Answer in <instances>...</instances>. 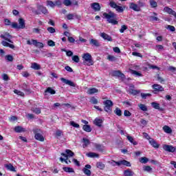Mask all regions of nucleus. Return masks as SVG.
I'll return each mask as SVG.
<instances>
[{"label":"nucleus","instance_id":"obj_30","mask_svg":"<svg viewBox=\"0 0 176 176\" xmlns=\"http://www.w3.org/2000/svg\"><path fill=\"white\" fill-rule=\"evenodd\" d=\"M82 130H84V131H86L87 133H90L91 132V127L90 126V125L85 124L82 126Z\"/></svg>","mask_w":176,"mask_h":176},{"label":"nucleus","instance_id":"obj_39","mask_svg":"<svg viewBox=\"0 0 176 176\" xmlns=\"http://www.w3.org/2000/svg\"><path fill=\"white\" fill-rule=\"evenodd\" d=\"M96 167L97 168H100V170H104V168H105V164L102 162H97Z\"/></svg>","mask_w":176,"mask_h":176},{"label":"nucleus","instance_id":"obj_46","mask_svg":"<svg viewBox=\"0 0 176 176\" xmlns=\"http://www.w3.org/2000/svg\"><path fill=\"white\" fill-rule=\"evenodd\" d=\"M32 112H34V113H36V115H39L41 112V108H38V107L33 108Z\"/></svg>","mask_w":176,"mask_h":176},{"label":"nucleus","instance_id":"obj_47","mask_svg":"<svg viewBox=\"0 0 176 176\" xmlns=\"http://www.w3.org/2000/svg\"><path fill=\"white\" fill-rule=\"evenodd\" d=\"M41 31H42V30L39 28H34L32 29L33 34H41Z\"/></svg>","mask_w":176,"mask_h":176},{"label":"nucleus","instance_id":"obj_23","mask_svg":"<svg viewBox=\"0 0 176 176\" xmlns=\"http://www.w3.org/2000/svg\"><path fill=\"white\" fill-rule=\"evenodd\" d=\"M135 173L134 171L131 170V169L128 168L124 170V176H134Z\"/></svg>","mask_w":176,"mask_h":176},{"label":"nucleus","instance_id":"obj_41","mask_svg":"<svg viewBox=\"0 0 176 176\" xmlns=\"http://www.w3.org/2000/svg\"><path fill=\"white\" fill-rule=\"evenodd\" d=\"M45 93H50V94H56V91L52 87H48L45 89Z\"/></svg>","mask_w":176,"mask_h":176},{"label":"nucleus","instance_id":"obj_3","mask_svg":"<svg viewBox=\"0 0 176 176\" xmlns=\"http://www.w3.org/2000/svg\"><path fill=\"white\" fill-rule=\"evenodd\" d=\"M82 63L84 65L90 67L91 65H94V60H93V56L90 53L87 52L82 54Z\"/></svg>","mask_w":176,"mask_h":176},{"label":"nucleus","instance_id":"obj_13","mask_svg":"<svg viewBox=\"0 0 176 176\" xmlns=\"http://www.w3.org/2000/svg\"><path fill=\"white\" fill-rule=\"evenodd\" d=\"M91 8L94 12H100L101 10V6L97 2L91 3Z\"/></svg>","mask_w":176,"mask_h":176},{"label":"nucleus","instance_id":"obj_1","mask_svg":"<svg viewBox=\"0 0 176 176\" xmlns=\"http://www.w3.org/2000/svg\"><path fill=\"white\" fill-rule=\"evenodd\" d=\"M104 19H107V23L109 24H111V25H118L119 24V21H118V14L112 11H109L108 13H103Z\"/></svg>","mask_w":176,"mask_h":176},{"label":"nucleus","instance_id":"obj_37","mask_svg":"<svg viewBox=\"0 0 176 176\" xmlns=\"http://www.w3.org/2000/svg\"><path fill=\"white\" fill-rule=\"evenodd\" d=\"M143 170L146 173H152L153 169L152 167H151L150 166H144Z\"/></svg>","mask_w":176,"mask_h":176},{"label":"nucleus","instance_id":"obj_9","mask_svg":"<svg viewBox=\"0 0 176 176\" xmlns=\"http://www.w3.org/2000/svg\"><path fill=\"white\" fill-rule=\"evenodd\" d=\"M162 148L164 151H166V152H170L171 153H174V152H175V147L172 145L164 144Z\"/></svg>","mask_w":176,"mask_h":176},{"label":"nucleus","instance_id":"obj_33","mask_svg":"<svg viewBox=\"0 0 176 176\" xmlns=\"http://www.w3.org/2000/svg\"><path fill=\"white\" fill-rule=\"evenodd\" d=\"M127 140L131 142V144H133V145H138V143L135 141H134V138L130 135L127 136Z\"/></svg>","mask_w":176,"mask_h":176},{"label":"nucleus","instance_id":"obj_52","mask_svg":"<svg viewBox=\"0 0 176 176\" xmlns=\"http://www.w3.org/2000/svg\"><path fill=\"white\" fill-rule=\"evenodd\" d=\"M109 6H110L111 8H113V9H116V8H118V4H116V3H115V1H110V3H109Z\"/></svg>","mask_w":176,"mask_h":176},{"label":"nucleus","instance_id":"obj_62","mask_svg":"<svg viewBox=\"0 0 176 176\" xmlns=\"http://www.w3.org/2000/svg\"><path fill=\"white\" fill-rule=\"evenodd\" d=\"M148 67L149 69H159V67L156 65L148 64Z\"/></svg>","mask_w":176,"mask_h":176},{"label":"nucleus","instance_id":"obj_26","mask_svg":"<svg viewBox=\"0 0 176 176\" xmlns=\"http://www.w3.org/2000/svg\"><path fill=\"white\" fill-rule=\"evenodd\" d=\"M5 167L6 168H7V170H9V171H12V172L16 171V168H14V166H13V164H6Z\"/></svg>","mask_w":176,"mask_h":176},{"label":"nucleus","instance_id":"obj_4","mask_svg":"<svg viewBox=\"0 0 176 176\" xmlns=\"http://www.w3.org/2000/svg\"><path fill=\"white\" fill-rule=\"evenodd\" d=\"M145 3L142 0H139L138 4L135 3H129V9H131L134 12H141V8H144Z\"/></svg>","mask_w":176,"mask_h":176},{"label":"nucleus","instance_id":"obj_58","mask_svg":"<svg viewBox=\"0 0 176 176\" xmlns=\"http://www.w3.org/2000/svg\"><path fill=\"white\" fill-rule=\"evenodd\" d=\"M150 21H159V18L157 16H148Z\"/></svg>","mask_w":176,"mask_h":176},{"label":"nucleus","instance_id":"obj_31","mask_svg":"<svg viewBox=\"0 0 176 176\" xmlns=\"http://www.w3.org/2000/svg\"><path fill=\"white\" fill-rule=\"evenodd\" d=\"M88 157H100V155L96 153L89 152L87 153Z\"/></svg>","mask_w":176,"mask_h":176},{"label":"nucleus","instance_id":"obj_36","mask_svg":"<svg viewBox=\"0 0 176 176\" xmlns=\"http://www.w3.org/2000/svg\"><path fill=\"white\" fill-rule=\"evenodd\" d=\"M129 72L131 74H132V75H135L136 76H142V74L132 69H129Z\"/></svg>","mask_w":176,"mask_h":176},{"label":"nucleus","instance_id":"obj_53","mask_svg":"<svg viewBox=\"0 0 176 176\" xmlns=\"http://www.w3.org/2000/svg\"><path fill=\"white\" fill-rule=\"evenodd\" d=\"M47 5L48 6H50V8H54V6H56V4L54 3V2L50 0L47 1Z\"/></svg>","mask_w":176,"mask_h":176},{"label":"nucleus","instance_id":"obj_17","mask_svg":"<svg viewBox=\"0 0 176 176\" xmlns=\"http://www.w3.org/2000/svg\"><path fill=\"white\" fill-rule=\"evenodd\" d=\"M153 89H154V91H164V88L160 85L158 84H154L152 86Z\"/></svg>","mask_w":176,"mask_h":176},{"label":"nucleus","instance_id":"obj_42","mask_svg":"<svg viewBox=\"0 0 176 176\" xmlns=\"http://www.w3.org/2000/svg\"><path fill=\"white\" fill-rule=\"evenodd\" d=\"M95 93H98V89L96 88H90L88 90V94H94Z\"/></svg>","mask_w":176,"mask_h":176},{"label":"nucleus","instance_id":"obj_63","mask_svg":"<svg viewBox=\"0 0 176 176\" xmlns=\"http://www.w3.org/2000/svg\"><path fill=\"white\" fill-rule=\"evenodd\" d=\"M74 17H75V15L74 14H68L67 15V20H74Z\"/></svg>","mask_w":176,"mask_h":176},{"label":"nucleus","instance_id":"obj_27","mask_svg":"<svg viewBox=\"0 0 176 176\" xmlns=\"http://www.w3.org/2000/svg\"><path fill=\"white\" fill-rule=\"evenodd\" d=\"M163 130L167 134H171V133H173V129H171L170 127L167 125L163 126Z\"/></svg>","mask_w":176,"mask_h":176},{"label":"nucleus","instance_id":"obj_25","mask_svg":"<svg viewBox=\"0 0 176 176\" xmlns=\"http://www.w3.org/2000/svg\"><path fill=\"white\" fill-rule=\"evenodd\" d=\"M102 120L100 118H96L94 121V124L96 126H98V127H101L102 126Z\"/></svg>","mask_w":176,"mask_h":176},{"label":"nucleus","instance_id":"obj_15","mask_svg":"<svg viewBox=\"0 0 176 176\" xmlns=\"http://www.w3.org/2000/svg\"><path fill=\"white\" fill-rule=\"evenodd\" d=\"M22 90L26 93V94H31L32 93V91L30 88H28V85L27 83L24 82L21 86Z\"/></svg>","mask_w":176,"mask_h":176},{"label":"nucleus","instance_id":"obj_61","mask_svg":"<svg viewBox=\"0 0 176 176\" xmlns=\"http://www.w3.org/2000/svg\"><path fill=\"white\" fill-rule=\"evenodd\" d=\"M72 60L74 61V63H79V56L78 55H75L72 56Z\"/></svg>","mask_w":176,"mask_h":176},{"label":"nucleus","instance_id":"obj_64","mask_svg":"<svg viewBox=\"0 0 176 176\" xmlns=\"http://www.w3.org/2000/svg\"><path fill=\"white\" fill-rule=\"evenodd\" d=\"M5 25H12V22L8 19H4Z\"/></svg>","mask_w":176,"mask_h":176},{"label":"nucleus","instance_id":"obj_29","mask_svg":"<svg viewBox=\"0 0 176 176\" xmlns=\"http://www.w3.org/2000/svg\"><path fill=\"white\" fill-rule=\"evenodd\" d=\"M124 9H126L125 6H117L116 10L118 12V13H123L124 12Z\"/></svg>","mask_w":176,"mask_h":176},{"label":"nucleus","instance_id":"obj_10","mask_svg":"<svg viewBox=\"0 0 176 176\" xmlns=\"http://www.w3.org/2000/svg\"><path fill=\"white\" fill-rule=\"evenodd\" d=\"M89 170H91V165L90 164L85 165V167L82 168L84 174L87 176L91 175V171Z\"/></svg>","mask_w":176,"mask_h":176},{"label":"nucleus","instance_id":"obj_34","mask_svg":"<svg viewBox=\"0 0 176 176\" xmlns=\"http://www.w3.org/2000/svg\"><path fill=\"white\" fill-rule=\"evenodd\" d=\"M32 68L33 69H35L36 71H38V70L41 69V65H39L36 63H34L32 64Z\"/></svg>","mask_w":176,"mask_h":176},{"label":"nucleus","instance_id":"obj_6","mask_svg":"<svg viewBox=\"0 0 176 176\" xmlns=\"http://www.w3.org/2000/svg\"><path fill=\"white\" fill-rule=\"evenodd\" d=\"M104 111L107 113H112V107H113V102L111 100H106L103 101Z\"/></svg>","mask_w":176,"mask_h":176},{"label":"nucleus","instance_id":"obj_20","mask_svg":"<svg viewBox=\"0 0 176 176\" xmlns=\"http://www.w3.org/2000/svg\"><path fill=\"white\" fill-rule=\"evenodd\" d=\"M94 146L96 151H98V152H104V151H105V146L102 144L96 143Z\"/></svg>","mask_w":176,"mask_h":176},{"label":"nucleus","instance_id":"obj_54","mask_svg":"<svg viewBox=\"0 0 176 176\" xmlns=\"http://www.w3.org/2000/svg\"><path fill=\"white\" fill-rule=\"evenodd\" d=\"M166 29L168 30L169 31H170V32H174L175 31V27H174L173 25H168L166 27Z\"/></svg>","mask_w":176,"mask_h":176},{"label":"nucleus","instance_id":"obj_38","mask_svg":"<svg viewBox=\"0 0 176 176\" xmlns=\"http://www.w3.org/2000/svg\"><path fill=\"white\" fill-rule=\"evenodd\" d=\"M149 3L153 9H155V8H157V2H156V1L150 0Z\"/></svg>","mask_w":176,"mask_h":176},{"label":"nucleus","instance_id":"obj_24","mask_svg":"<svg viewBox=\"0 0 176 176\" xmlns=\"http://www.w3.org/2000/svg\"><path fill=\"white\" fill-rule=\"evenodd\" d=\"M151 106L155 109H158V111H163V108L160 107V104L156 102H153Z\"/></svg>","mask_w":176,"mask_h":176},{"label":"nucleus","instance_id":"obj_40","mask_svg":"<svg viewBox=\"0 0 176 176\" xmlns=\"http://www.w3.org/2000/svg\"><path fill=\"white\" fill-rule=\"evenodd\" d=\"M63 170L65 173H75V170H74V168H69V167H63Z\"/></svg>","mask_w":176,"mask_h":176},{"label":"nucleus","instance_id":"obj_5","mask_svg":"<svg viewBox=\"0 0 176 176\" xmlns=\"http://www.w3.org/2000/svg\"><path fill=\"white\" fill-rule=\"evenodd\" d=\"M18 23L12 22L11 27L12 28H14L15 30H24L25 28V21L23 18H19L18 20Z\"/></svg>","mask_w":176,"mask_h":176},{"label":"nucleus","instance_id":"obj_50","mask_svg":"<svg viewBox=\"0 0 176 176\" xmlns=\"http://www.w3.org/2000/svg\"><path fill=\"white\" fill-rule=\"evenodd\" d=\"M63 5L65 6H71V5H72V1H71V0H64Z\"/></svg>","mask_w":176,"mask_h":176},{"label":"nucleus","instance_id":"obj_2","mask_svg":"<svg viewBox=\"0 0 176 176\" xmlns=\"http://www.w3.org/2000/svg\"><path fill=\"white\" fill-rule=\"evenodd\" d=\"M31 11L32 12V13H34V14H37V15L42 14H49V10H47V8L39 4L36 5V9H35V8H32Z\"/></svg>","mask_w":176,"mask_h":176},{"label":"nucleus","instance_id":"obj_22","mask_svg":"<svg viewBox=\"0 0 176 176\" xmlns=\"http://www.w3.org/2000/svg\"><path fill=\"white\" fill-rule=\"evenodd\" d=\"M89 44L92 45V46H96V47H100V43L98 40H96L94 38H91L89 41Z\"/></svg>","mask_w":176,"mask_h":176},{"label":"nucleus","instance_id":"obj_11","mask_svg":"<svg viewBox=\"0 0 176 176\" xmlns=\"http://www.w3.org/2000/svg\"><path fill=\"white\" fill-rule=\"evenodd\" d=\"M112 75L113 76H117L118 78H121L122 79L126 78V76L124 75V74L122 73V72H120V70L113 71Z\"/></svg>","mask_w":176,"mask_h":176},{"label":"nucleus","instance_id":"obj_14","mask_svg":"<svg viewBox=\"0 0 176 176\" xmlns=\"http://www.w3.org/2000/svg\"><path fill=\"white\" fill-rule=\"evenodd\" d=\"M164 12L166 13H168V14H171L172 16H174V17L176 19V12L174 11L173 9L170 8L168 6H166L164 8Z\"/></svg>","mask_w":176,"mask_h":176},{"label":"nucleus","instance_id":"obj_7","mask_svg":"<svg viewBox=\"0 0 176 176\" xmlns=\"http://www.w3.org/2000/svg\"><path fill=\"white\" fill-rule=\"evenodd\" d=\"M33 133L34 134L35 140L40 141V142H43V141H45V138L42 135V130L39 129H34Z\"/></svg>","mask_w":176,"mask_h":176},{"label":"nucleus","instance_id":"obj_55","mask_svg":"<svg viewBox=\"0 0 176 176\" xmlns=\"http://www.w3.org/2000/svg\"><path fill=\"white\" fill-rule=\"evenodd\" d=\"M47 31H48L50 34H54V32H56V29L53 27H49L47 28Z\"/></svg>","mask_w":176,"mask_h":176},{"label":"nucleus","instance_id":"obj_19","mask_svg":"<svg viewBox=\"0 0 176 176\" xmlns=\"http://www.w3.org/2000/svg\"><path fill=\"white\" fill-rule=\"evenodd\" d=\"M14 131H15V133H25L27 131V129L21 126H16L14 128Z\"/></svg>","mask_w":176,"mask_h":176},{"label":"nucleus","instance_id":"obj_12","mask_svg":"<svg viewBox=\"0 0 176 176\" xmlns=\"http://www.w3.org/2000/svg\"><path fill=\"white\" fill-rule=\"evenodd\" d=\"M60 80L61 82H63V83H65V85H68V86H71L72 87H76V84H75L72 80H69L65 78H61Z\"/></svg>","mask_w":176,"mask_h":176},{"label":"nucleus","instance_id":"obj_49","mask_svg":"<svg viewBox=\"0 0 176 176\" xmlns=\"http://www.w3.org/2000/svg\"><path fill=\"white\" fill-rule=\"evenodd\" d=\"M90 102L91 104H98V100H97V98H96V97L93 96L90 98Z\"/></svg>","mask_w":176,"mask_h":176},{"label":"nucleus","instance_id":"obj_18","mask_svg":"<svg viewBox=\"0 0 176 176\" xmlns=\"http://www.w3.org/2000/svg\"><path fill=\"white\" fill-rule=\"evenodd\" d=\"M148 142L151 145V146L153 148H155V149L159 148V147L160 146V144H157V142H155V139H153V138L150 139Z\"/></svg>","mask_w":176,"mask_h":176},{"label":"nucleus","instance_id":"obj_32","mask_svg":"<svg viewBox=\"0 0 176 176\" xmlns=\"http://www.w3.org/2000/svg\"><path fill=\"white\" fill-rule=\"evenodd\" d=\"M138 107L140 109H141V111H143V112H146L148 111V107H146V105L142 103H140V104H138Z\"/></svg>","mask_w":176,"mask_h":176},{"label":"nucleus","instance_id":"obj_60","mask_svg":"<svg viewBox=\"0 0 176 176\" xmlns=\"http://www.w3.org/2000/svg\"><path fill=\"white\" fill-rule=\"evenodd\" d=\"M142 98H143L144 100H146V97H151V94H144V93H141L140 94Z\"/></svg>","mask_w":176,"mask_h":176},{"label":"nucleus","instance_id":"obj_57","mask_svg":"<svg viewBox=\"0 0 176 176\" xmlns=\"http://www.w3.org/2000/svg\"><path fill=\"white\" fill-rule=\"evenodd\" d=\"M47 45L50 46L51 47H54V46H56V43H54L53 40H49L47 41Z\"/></svg>","mask_w":176,"mask_h":176},{"label":"nucleus","instance_id":"obj_21","mask_svg":"<svg viewBox=\"0 0 176 176\" xmlns=\"http://www.w3.org/2000/svg\"><path fill=\"white\" fill-rule=\"evenodd\" d=\"M32 42L33 43V45L34 46H36V47H39V49H42L44 47V45L43 44V43H41V42H38L37 40H34V39H32Z\"/></svg>","mask_w":176,"mask_h":176},{"label":"nucleus","instance_id":"obj_43","mask_svg":"<svg viewBox=\"0 0 176 176\" xmlns=\"http://www.w3.org/2000/svg\"><path fill=\"white\" fill-rule=\"evenodd\" d=\"M114 113L117 115V116H122V110H120L119 107H116L114 110Z\"/></svg>","mask_w":176,"mask_h":176},{"label":"nucleus","instance_id":"obj_51","mask_svg":"<svg viewBox=\"0 0 176 176\" xmlns=\"http://www.w3.org/2000/svg\"><path fill=\"white\" fill-rule=\"evenodd\" d=\"M122 165L126 166V167H131V164L130 163V162L126 160H122Z\"/></svg>","mask_w":176,"mask_h":176},{"label":"nucleus","instance_id":"obj_16","mask_svg":"<svg viewBox=\"0 0 176 176\" xmlns=\"http://www.w3.org/2000/svg\"><path fill=\"white\" fill-rule=\"evenodd\" d=\"M100 36L101 38H104V41H108V42H112V36H111L110 35H109L107 33L102 32L100 34Z\"/></svg>","mask_w":176,"mask_h":176},{"label":"nucleus","instance_id":"obj_56","mask_svg":"<svg viewBox=\"0 0 176 176\" xmlns=\"http://www.w3.org/2000/svg\"><path fill=\"white\" fill-rule=\"evenodd\" d=\"M6 59L7 60V61L12 63V61H13V60H14V58H13V56H12V55H6Z\"/></svg>","mask_w":176,"mask_h":176},{"label":"nucleus","instance_id":"obj_8","mask_svg":"<svg viewBox=\"0 0 176 176\" xmlns=\"http://www.w3.org/2000/svg\"><path fill=\"white\" fill-rule=\"evenodd\" d=\"M135 88V86H134V85H131L129 86L128 93L129 94H132V96H137V94H140V90L134 89Z\"/></svg>","mask_w":176,"mask_h":176},{"label":"nucleus","instance_id":"obj_45","mask_svg":"<svg viewBox=\"0 0 176 176\" xmlns=\"http://www.w3.org/2000/svg\"><path fill=\"white\" fill-rule=\"evenodd\" d=\"M14 94H17V96H20L21 97H24V92H21V91H19L18 89L14 90Z\"/></svg>","mask_w":176,"mask_h":176},{"label":"nucleus","instance_id":"obj_28","mask_svg":"<svg viewBox=\"0 0 176 176\" xmlns=\"http://www.w3.org/2000/svg\"><path fill=\"white\" fill-rule=\"evenodd\" d=\"M139 162L142 163V164H146L149 162V159L146 157H142L139 159Z\"/></svg>","mask_w":176,"mask_h":176},{"label":"nucleus","instance_id":"obj_48","mask_svg":"<svg viewBox=\"0 0 176 176\" xmlns=\"http://www.w3.org/2000/svg\"><path fill=\"white\" fill-rule=\"evenodd\" d=\"M107 60H109L110 61L113 62V61H116V60H118V58H116V57H115L114 56L108 55Z\"/></svg>","mask_w":176,"mask_h":176},{"label":"nucleus","instance_id":"obj_59","mask_svg":"<svg viewBox=\"0 0 176 176\" xmlns=\"http://www.w3.org/2000/svg\"><path fill=\"white\" fill-rule=\"evenodd\" d=\"M127 25H122V26H121V29L120 30V32L121 33V34H123V32H124V31H126V30H127Z\"/></svg>","mask_w":176,"mask_h":176},{"label":"nucleus","instance_id":"obj_44","mask_svg":"<svg viewBox=\"0 0 176 176\" xmlns=\"http://www.w3.org/2000/svg\"><path fill=\"white\" fill-rule=\"evenodd\" d=\"M65 153L68 155L69 157H72L73 156L75 155V153L72 152V151L69 149H66Z\"/></svg>","mask_w":176,"mask_h":176},{"label":"nucleus","instance_id":"obj_35","mask_svg":"<svg viewBox=\"0 0 176 176\" xmlns=\"http://www.w3.org/2000/svg\"><path fill=\"white\" fill-rule=\"evenodd\" d=\"M84 144L82 145L83 148H86L87 146L90 145V140L87 138L82 139Z\"/></svg>","mask_w":176,"mask_h":176}]
</instances>
